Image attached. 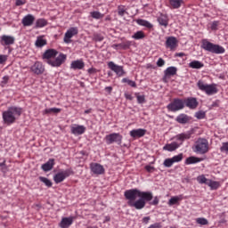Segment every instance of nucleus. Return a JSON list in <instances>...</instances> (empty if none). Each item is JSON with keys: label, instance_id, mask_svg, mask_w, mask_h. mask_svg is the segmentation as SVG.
Wrapping results in <instances>:
<instances>
[{"label": "nucleus", "instance_id": "obj_58", "mask_svg": "<svg viewBox=\"0 0 228 228\" xmlns=\"http://www.w3.org/2000/svg\"><path fill=\"white\" fill-rule=\"evenodd\" d=\"M145 170L147 172H152L154 170V167H152V166H146L145 167Z\"/></svg>", "mask_w": 228, "mask_h": 228}, {"label": "nucleus", "instance_id": "obj_54", "mask_svg": "<svg viewBox=\"0 0 228 228\" xmlns=\"http://www.w3.org/2000/svg\"><path fill=\"white\" fill-rule=\"evenodd\" d=\"M159 204V199L158 197H155L154 200L151 202L152 206H158Z\"/></svg>", "mask_w": 228, "mask_h": 228}, {"label": "nucleus", "instance_id": "obj_51", "mask_svg": "<svg viewBox=\"0 0 228 228\" xmlns=\"http://www.w3.org/2000/svg\"><path fill=\"white\" fill-rule=\"evenodd\" d=\"M127 85L129 86H132V88H136V82H134V81H133V80H128V82H127Z\"/></svg>", "mask_w": 228, "mask_h": 228}, {"label": "nucleus", "instance_id": "obj_37", "mask_svg": "<svg viewBox=\"0 0 228 228\" xmlns=\"http://www.w3.org/2000/svg\"><path fill=\"white\" fill-rule=\"evenodd\" d=\"M179 200H183V196H174L168 200V206H175Z\"/></svg>", "mask_w": 228, "mask_h": 228}, {"label": "nucleus", "instance_id": "obj_38", "mask_svg": "<svg viewBox=\"0 0 228 228\" xmlns=\"http://www.w3.org/2000/svg\"><path fill=\"white\" fill-rule=\"evenodd\" d=\"M132 38L134 40H142V38H145V33H143L142 30H139L132 36Z\"/></svg>", "mask_w": 228, "mask_h": 228}, {"label": "nucleus", "instance_id": "obj_10", "mask_svg": "<svg viewBox=\"0 0 228 228\" xmlns=\"http://www.w3.org/2000/svg\"><path fill=\"white\" fill-rule=\"evenodd\" d=\"M183 153H179L178 155L174 156L173 158L166 159L163 162V166L166 168H170L174 165V163H181L183 161Z\"/></svg>", "mask_w": 228, "mask_h": 228}, {"label": "nucleus", "instance_id": "obj_43", "mask_svg": "<svg viewBox=\"0 0 228 228\" xmlns=\"http://www.w3.org/2000/svg\"><path fill=\"white\" fill-rule=\"evenodd\" d=\"M118 49H129L131 47V41H126V43L118 44Z\"/></svg>", "mask_w": 228, "mask_h": 228}, {"label": "nucleus", "instance_id": "obj_1", "mask_svg": "<svg viewBox=\"0 0 228 228\" xmlns=\"http://www.w3.org/2000/svg\"><path fill=\"white\" fill-rule=\"evenodd\" d=\"M124 196L128 200V206L137 210L143 209L147 202H151L153 199L152 192L142 191L138 189L126 190L124 192Z\"/></svg>", "mask_w": 228, "mask_h": 228}, {"label": "nucleus", "instance_id": "obj_57", "mask_svg": "<svg viewBox=\"0 0 228 228\" xmlns=\"http://www.w3.org/2000/svg\"><path fill=\"white\" fill-rule=\"evenodd\" d=\"M87 72L88 74H96L97 69H95V68H91V69H88Z\"/></svg>", "mask_w": 228, "mask_h": 228}, {"label": "nucleus", "instance_id": "obj_44", "mask_svg": "<svg viewBox=\"0 0 228 228\" xmlns=\"http://www.w3.org/2000/svg\"><path fill=\"white\" fill-rule=\"evenodd\" d=\"M196 223L199 224L200 225H208V224H209V222L208 221V219L204 218V217H199L196 219Z\"/></svg>", "mask_w": 228, "mask_h": 228}, {"label": "nucleus", "instance_id": "obj_28", "mask_svg": "<svg viewBox=\"0 0 228 228\" xmlns=\"http://www.w3.org/2000/svg\"><path fill=\"white\" fill-rule=\"evenodd\" d=\"M136 24H138V26H143V28H147V29H152V28H154L152 23L143 19L136 20Z\"/></svg>", "mask_w": 228, "mask_h": 228}, {"label": "nucleus", "instance_id": "obj_62", "mask_svg": "<svg viewBox=\"0 0 228 228\" xmlns=\"http://www.w3.org/2000/svg\"><path fill=\"white\" fill-rule=\"evenodd\" d=\"M129 80V78H123L121 81L122 83H128Z\"/></svg>", "mask_w": 228, "mask_h": 228}, {"label": "nucleus", "instance_id": "obj_35", "mask_svg": "<svg viewBox=\"0 0 228 228\" xmlns=\"http://www.w3.org/2000/svg\"><path fill=\"white\" fill-rule=\"evenodd\" d=\"M45 26H47V20L44 18H40L36 20V25H35L36 29H38L40 28H45Z\"/></svg>", "mask_w": 228, "mask_h": 228}, {"label": "nucleus", "instance_id": "obj_56", "mask_svg": "<svg viewBox=\"0 0 228 228\" xmlns=\"http://www.w3.org/2000/svg\"><path fill=\"white\" fill-rule=\"evenodd\" d=\"M125 97L126 99H127L128 101H133V95L129 93H126L125 94Z\"/></svg>", "mask_w": 228, "mask_h": 228}, {"label": "nucleus", "instance_id": "obj_17", "mask_svg": "<svg viewBox=\"0 0 228 228\" xmlns=\"http://www.w3.org/2000/svg\"><path fill=\"white\" fill-rule=\"evenodd\" d=\"M71 134L75 136H80V134H85L86 131V126L83 125H73L70 128Z\"/></svg>", "mask_w": 228, "mask_h": 228}, {"label": "nucleus", "instance_id": "obj_32", "mask_svg": "<svg viewBox=\"0 0 228 228\" xmlns=\"http://www.w3.org/2000/svg\"><path fill=\"white\" fill-rule=\"evenodd\" d=\"M36 47H44V45H47V40L44 38V36L37 37L36 42H35Z\"/></svg>", "mask_w": 228, "mask_h": 228}, {"label": "nucleus", "instance_id": "obj_22", "mask_svg": "<svg viewBox=\"0 0 228 228\" xmlns=\"http://www.w3.org/2000/svg\"><path fill=\"white\" fill-rule=\"evenodd\" d=\"M168 15L161 13L158 18H157V22H159V26H163V28H168Z\"/></svg>", "mask_w": 228, "mask_h": 228}, {"label": "nucleus", "instance_id": "obj_8", "mask_svg": "<svg viewBox=\"0 0 228 228\" xmlns=\"http://www.w3.org/2000/svg\"><path fill=\"white\" fill-rule=\"evenodd\" d=\"M167 109L168 111H172L173 113H175V111H181V110H184V100L181 98H175L167 105Z\"/></svg>", "mask_w": 228, "mask_h": 228}, {"label": "nucleus", "instance_id": "obj_4", "mask_svg": "<svg viewBox=\"0 0 228 228\" xmlns=\"http://www.w3.org/2000/svg\"><path fill=\"white\" fill-rule=\"evenodd\" d=\"M201 49H204V51H207L208 53H212V54H224V53H225V48H224V46L215 45L208 39H202Z\"/></svg>", "mask_w": 228, "mask_h": 228}, {"label": "nucleus", "instance_id": "obj_23", "mask_svg": "<svg viewBox=\"0 0 228 228\" xmlns=\"http://www.w3.org/2000/svg\"><path fill=\"white\" fill-rule=\"evenodd\" d=\"M190 138H191V133H190V132L177 134L175 136V140H177L176 143H179L181 146L183 144V142H184V140H190Z\"/></svg>", "mask_w": 228, "mask_h": 228}, {"label": "nucleus", "instance_id": "obj_64", "mask_svg": "<svg viewBox=\"0 0 228 228\" xmlns=\"http://www.w3.org/2000/svg\"><path fill=\"white\" fill-rule=\"evenodd\" d=\"M114 49H118V45H113Z\"/></svg>", "mask_w": 228, "mask_h": 228}, {"label": "nucleus", "instance_id": "obj_36", "mask_svg": "<svg viewBox=\"0 0 228 228\" xmlns=\"http://www.w3.org/2000/svg\"><path fill=\"white\" fill-rule=\"evenodd\" d=\"M207 186H209L210 190H218L220 188V182L209 180Z\"/></svg>", "mask_w": 228, "mask_h": 228}, {"label": "nucleus", "instance_id": "obj_7", "mask_svg": "<svg viewBox=\"0 0 228 228\" xmlns=\"http://www.w3.org/2000/svg\"><path fill=\"white\" fill-rule=\"evenodd\" d=\"M70 175H74V170H72V168L60 170L53 175V181L55 184H60V183H63V181L66 180L67 177H70Z\"/></svg>", "mask_w": 228, "mask_h": 228}, {"label": "nucleus", "instance_id": "obj_13", "mask_svg": "<svg viewBox=\"0 0 228 228\" xmlns=\"http://www.w3.org/2000/svg\"><path fill=\"white\" fill-rule=\"evenodd\" d=\"M179 44V41L177 40V37H167L166 38V48L169 49L170 51H175L177 49V45Z\"/></svg>", "mask_w": 228, "mask_h": 228}, {"label": "nucleus", "instance_id": "obj_30", "mask_svg": "<svg viewBox=\"0 0 228 228\" xmlns=\"http://www.w3.org/2000/svg\"><path fill=\"white\" fill-rule=\"evenodd\" d=\"M175 120L178 124H188L190 122V117L186 114H180L176 117Z\"/></svg>", "mask_w": 228, "mask_h": 228}, {"label": "nucleus", "instance_id": "obj_21", "mask_svg": "<svg viewBox=\"0 0 228 228\" xmlns=\"http://www.w3.org/2000/svg\"><path fill=\"white\" fill-rule=\"evenodd\" d=\"M54 165H56L54 159H49L48 161L41 166V169L43 172H51L54 168Z\"/></svg>", "mask_w": 228, "mask_h": 228}, {"label": "nucleus", "instance_id": "obj_49", "mask_svg": "<svg viewBox=\"0 0 228 228\" xmlns=\"http://www.w3.org/2000/svg\"><path fill=\"white\" fill-rule=\"evenodd\" d=\"M157 67H165V60H163V58H159Z\"/></svg>", "mask_w": 228, "mask_h": 228}, {"label": "nucleus", "instance_id": "obj_39", "mask_svg": "<svg viewBox=\"0 0 228 228\" xmlns=\"http://www.w3.org/2000/svg\"><path fill=\"white\" fill-rule=\"evenodd\" d=\"M199 184H207L209 183V179L206 178V175H200L197 177Z\"/></svg>", "mask_w": 228, "mask_h": 228}, {"label": "nucleus", "instance_id": "obj_61", "mask_svg": "<svg viewBox=\"0 0 228 228\" xmlns=\"http://www.w3.org/2000/svg\"><path fill=\"white\" fill-rule=\"evenodd\" d=\"M175 56H177L178 58H183V56H185L184 53H175Z\"/></svg>", "mask_w": 228, "mask_h": 228}, {"label": "nucleus", "instance_id": "obj_25", "mask_svg": "<svg viewBox=\"0 0 228 228\" xmlns=\"http://www.w3.org/2000/svg\"><path fill=\"white\" fill-rule=\"evenodd\" d=\"M181 147V144L177 142H173L171 143H167L163 147V151H167L168 152H174V151H177Z\"/></svg>", "mask_w": 228, "mask_h": 228}, {"label": "nucleus", "instance_id": "obj_6", "mask_svg": "<svg viewBox=\"0 0 228 228\" xmlns=\"http://www.w3.org/2000/svg\"><path fill=\"white\" fill-rule=\"evenodd\" d=\"M209 151V142L205 138H199L194 144L193 151L196 154H206Z\"/></svg>", "mask_w": 228, "mask_h": 228}, {"label": "nucleus", "instance_id": "obj_16", "mask_svg": "<svg viewBox=\"0 0 228 228\" xmlns=\"http://www.w3.org/2000/svg\"><path fill=\"white\" fill-rule=\"evenodd\" d=\"M184 107L189 108V110H197V107L199 106V102L197 101V98L195 97H188L183 100Z\"/></svg>", "mask_w": 228, "mask_h": 228}, {"label": "nucleus", "instance_id": "obj_27", "mask_svg": "<svg viewBox=\"0 0 228 228\" xmlns=\"http://www.w3.org/2000/svg\"><path fill=\"white\" fill-rule=\"evenodd\" d=\"M70 69L74 70H81L85 69V62L81 60L74 61L71 62Z\"/></svg>", "mask_w": 228, "mask_h": 228}, {"label": "nucleus", "instance_id": "obj_2", "mask_svg": "<svg viewBox=\"0 0 228 228\" xmlns=\"http://www.w3.org/2000/svg\"><path fill=\"white\" fill-rule=\"evenodd\" d=\"M43 60L51 67H61V65L65 63V60H67V55L60 53L58 56V51L54 49H48L44 53Z\"/></svg>", "mask_w": 228, "mask_h": 228}, {"label": "nucleus", "instance_id": "obj_55", "mask_svg": "<svg viewBox=\"0 0 228 228\" xmlns=\"http://www.w3.org/2000/svg\"><path fill=\"white\" fill-rule=\"evenodd\" d=\"M151 221V216H145L142 218V224H149V222Z\"/></svg>", "mask_w": 228, "mask_h": 228}, {"label": "nucleus", "instance_id": "obj_59", "mask_svg": "<svg viewBox=\"0 0 228 228\" xmlns=\"http://www.w3.org/2000/svg\"><path fill=\"white\" fill-rule=\"evenodd\" d=\"M15 4L16 6H22V4H24V2L22 0H16Z\"/></svg>", "mask_w": 228, "mask_h": 228}, {"label": "nucleus", "instance_id": "obj_46", "mask_svg": "<svg viewBox=\"0 0 228 228\" xmlns=\"http://www.w3.org/2000/svg\"><path fill=\"white\" fill-rule=\"evenodd\" d=\"M138 104H143L145 102V95H136Z\"/></svg>", "mask_w": 228, "mask_h": 228}, {"label": "nucleus", "instance_id": "obj_15", "mask_svg": "<svg viewBox=\"0 0 228 228\" xmlns=\"http://www.w3.org/2000/svg\"><path fill=\"white\" fill-rule=\"evenodd\" d=\"M30 71L34 74H37V76H40V74H44L45 72V68L44 67V64L40 61H36L31 67Z\"/></svg>", "mask_w": 228, "mask_h": 228}, {"label": "nucleus", "instance_id": "obj_33", "mask_svg": "<svg viewBox=\"0 0 228 228\" xmlns=\"http://www.w3.org/2000/svg\"><path fill=\"white\" fill-rule=\"evenodd\" d=\"M200 161H202V159L191 156L185 159V165H195V163H200Z\"/></svg>", "mask_w": 228, "mask_h": 228}, {"label": "nucleus", "instance_id": "obj_60", "mask_svg": "<svg viewBox=\"0 0 228 228\" xmlns=\"http://www.w3.org/2000/svg\"><path fill=\"white\" fill-rule=\"evenodd\" d=\"M105 91H107L108 94H111V92H113V87H111V86H107V87H105Z\"/></svg>", "mask_w": 228, "mask_h": 228}, {"label": "nucleus", "instance_id": "obj_9", "mask_svg": "<svg viewBox=\"0 0 228 228\" xmlns=\"http://www.w3.org/2000/svg\"><path fill=\"white\" fill-rule=\"evenodd\" d=\"M123 136L119 133H112L107 134L104 138L107 145H111L113 143H117V145H122Z\"/></svg>", "mask_w": 228, "mask_h": 228}, {"label": "nucleus", "instance_id": "obj_42", "mask_svg": "<svg viewBox=\"0 0 228 228\" xmlns=\"http://www.w3.org/2000/svg\"><path fill=\"white\" fill-rule=\"evenodd\" d=\"M126 13H127V12L126 11V6L118 5V15H119V17H124L126 15Z\"/></svg>", "mask_w": 228, "mask_h": 228}, {"label": "nucleus", "instance_id": "obj_14", "mask_svg": "<svg viewBox=\"0 0 228 228\" xmlns=\"http://www.w3.org/2000/svg\"><path fill=\"white\" fill-rule=\"evenodd\" d=\"M77 33H79V30L77 29V27H71L70 28H69L65 35H64V42L65 44H70V42H72V40H70V38H72L73 37H76V35H77Z\"/></svg>", "mask_w": 228, "mask_h": 228}, {"label": "nucleus", "instance_id": "obj_20", "mask_svg": "<svg viewBox=\"0 0 228 228\" xmlns=\"http://www.w3.org/2000/svg\"><path fill=\"white\" fill-rule=\"evenodd\" d=\"M34 22H35V17L33 16V14H27L21 20V24L25 28H29V26H33Z\"/></svg>", "mask_w": 228, "mask_h": 228}, {"label": "nucleus", "instance_id": "obj_12", "mask_svg": "<svg viewBox=\"0 0 228 228\" xmlns=\"http://www.w3.org/2000/svg\"><path fill=\"white\" fill-rule=\"evenodd\" d=\"M90 170L92 174L94 175H102L106 170L104 169V166L97 163V162H93L89 166Z\"/></svg>", "mask_w": 228, "mask_h": 228}, {"label": "nucleus", "instance_id": "obj_47", "mask_svg": "<svg viewBox=\"0 0 228 228\" xmlns=\"http://www.w3.org/2000/svg\"><path fill=\"white\" fill-rule=\"evenodd\" d=\"M221 152L228 153V142H223L222 146L220 147Z\"/></svg>", "mask_w": 228, "mask_h": 228}, {"label": "nucleus", "instance_id": "obj_11", "mask_svg": "<svg viewBox=\"0 0 228 228\" xmlns=\"http://www.w3.org/2000/svg\"><path fill=\"white\" fill-rule=\"evenodd\" d=\"M108 67H109V69H110V70H112V72H115V74L118 77H122L123 76H126V71L124 70V66L117 65V64H115V62L110 61L108 63Z\"/></svg>", "mask_w": 228, "mask_h": 228}, {"label": "nucleus", "instance_id": "obj_3", "mask_svg": "<svg viewBox=\"0 0 228 228\" xmlns=\"http://www.w3.org/2000/svg\"><path fill=\"white\" fill-rule=\"evenodd\" d=\"M22 115V108L17 106L9 107L2 114L3 122L5 126H12L15 121L20 118Z\"/></svg>", "mask_w": 228, "mask_h": 228}, {"label": "nucleus", "instance_id": "obj_26", "mask_svg": "<svg viewBox=\"0 0 228 228\" xmlns=\"http://www.w3.org/2000/svg\"><path fill=\"white\" fill-rule=\"evenodd\" d=\"M177 74V68L175 66H170L164 70V77H172Z\"/></svg>", "mask_w": 228, "mask_h": 228}, {"label": "nucleus", "instance_id": "obj_53", "mask_svg": "<svg viewBox=\"0 0 228 228\" xmlns=\"http://www.w3.org/2000/svg\"><path fill=\"white\" fill-rule=\"evenodd\" d=\"M10 78L8 77V76H4L3 78H2V85H7L8 84V80H9Z\"/></svg>", "mask_w": 228, "mask_h": 228}, {"label": "nucleus", "instance_id": "obj_29", "mask_svg": "<svg viewBox=\"0 0 228 228\" xmlns=\"http://www.w3.org/2000/svg\"><path fill=\"white\" fill-rule=\"evenodd\" d=\"M183 3H184L183 0H169V6L173 10H178V8L183 6Z\"/></svg>", "mask_w": 228, "mask_h": 228}, {"label": "nucleus", "instance_id": "obj_63", "mask_svg": "<svg viewBox=\"0 0 228 228\" xmlns=\"http://www.w3.org/2000/svg\"><path fill=\"white\" fill-rule=\"evenodd\" d=\"M85 113H86V114L92 113V109H89V110H85Z\"/></svg>", "mask_w": 228, "mask_h": 228}, {"label": "nucleus", "instance_id": "obj_31", "mask_svg": "<svg viewBox=\"0 0 228 228\" xmlns=\"http://www.w3.org/2000/svg\"><path fill=\"white\" fill-rule=\"evenodd\" d=\"M190 69H200L204 68V63L200 61H192L188 64Z\"/></svg>", "mask_w": 228, "mask_h": 228}, {"label": "nucleus", "instance_id": "obj_5", "mask_svg": "<svg viewBox=\"0 0 228 228\" xmlns=\"http://www.w3.org/2000/svg\"><path fill=\"white\" fill-rule=\"evenodd\" d=\"M197 86L200 92H204L207 95H215V94H218L216 84H207L202 80H199L197 82Z\"/></svg>", "mask_w": 228, "mask_h": 228}, {"label": "nucleus", "instance_id": "obj_19", "mask_svg": "<svg viewBox=\"0 0 228 228\" xmlns=\"http://www.w3.org/2000/svg\"><path fill=\"white\" fill-rule=\"evenodd\" d=\"M2 45H13L15 44V37L12 36L3 35L0 37Z\"/></svg>", "mask_w": 228, "mask_h": 228}, {"label": "nucleus", "instance_id": "obj_24", "mask_svg": "<svg viewBox=\"0 0 228 228\" xmlns=\"http://www.w3.org/2000/svg\"><path fill=\"white\" fill-rule=\"evenodd\" d=\"M74 224V217L69 216V217H63L60 223V227L61 228H69Z\"/></svg>", "mask_w": 228, "mask_h": 228}, {"label": "nucleus", "instance_id": "obj_18", "mask_svg": "<svg viewBox=\"0 0 228 228\" xmlns=\"http://www.w3.org/2000/svg\"><path fill=\"white\" fill-rule=\"evenodd\" d=\"M147 133V130L143 128H138V129H133L130 131L129 134L131 138H142L145 136V134Z\"/></svg>", "mask_w": 228, "mask_h": 228}, {"label": "nucleus", "instance_id": "obj_48", "mask_svg": "<svg viewBox=\"0 0 228 228\" xmlns=\"http://www.w3.org/2000/svg\"><path fill=\"white\" fill-rule=\"evenodd\" d=\"M94 42H102V40H104V37L101 34H94Z\"/></svg>", "mask_w": 228, "mask_h": 228}, {"label": "nucleus", "instance_id": "obj_50", "mask_svg": "<svg viewBox=\"0 0 228 228\" xmlns=\"http://www.w3.org/2000/svg\"><path fill=\"white\" fill-rule=\"evenodd\" d=\"M7 60H8V56L0 54V65H3V63H5Z\"/></svg>", "mask_w": 228, "mask_h": 228}, {"label": "nucleus", "instance_id": "obj_40", "mask_svg": "<svg viewBox=\"0 0 228 228\" xmlns=\"http://www.w3.org/2000/svg\"><path fill=\"white\" fill-rule=\"evenodd\" d=\"M39 181H41V183H44V184H45V186H47L48 188H51V186H53V182H51V180L46 177L40 176Z\"/></svg>", "mask_w": 228, "mask_h": 228}, {"label": "nucleus", "instance_id": "obj_41", "mask_svg": "<svg viewBox=\"0 0 228 228\" xmlns=\"http://www.w3.org/2000/svg\"><path fill=\"white\" fill-rule=\"evenodd\" d=\"M90 15L93 19H96V20L102 19V17H104V14L97 11L91 12Z\"/></svg>", "mask_w": 228, "mask_h": 228}, {"label": "nucleus", "instance_id": "obj_52", "mask_svg": "<svg viewBox=\"0 0 228 228\" xmlns=\"http://www.w3.org/2000/svg\"><path fill=\"white\" fill-rule=\"evenodd\" d=\"M211 29L215 30L218 28V21H213L210 26Z\"/></svg>", "mask_w": 228, "mask_h": 228}, {"label": "nucleus", "instance_id": "obj_34", "mask_svg": "<svg viewBox=\"0 0 228 228\" xmlns=\"http://www.w3.org/2000/svg\"><path fill=\"white\" fill-rule=\"evenodd\" d=\"M61 111V109L58 108H50V109H45L43 111V115H58Z\"/></svg>", "mask_w": 228, "mask_h": 228}, {"label": "nucleus", "instance_id": "obj_45", "mask_svg": "<svg viewBox=\"0 0 228 228\" xmlns=\"http://www.w3.org/2000/svg\"><path fill=\"white\" fill-rule=\"evenodd\" d=\"M195 117L196 118H198L199 120H202V118H206V112L200 110L198 112L195 113Z\"/></svg>", "mask_w": 228, "mask_h": 228}]
</instances>
